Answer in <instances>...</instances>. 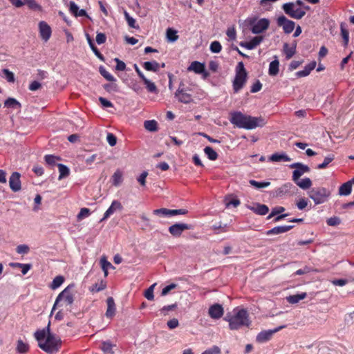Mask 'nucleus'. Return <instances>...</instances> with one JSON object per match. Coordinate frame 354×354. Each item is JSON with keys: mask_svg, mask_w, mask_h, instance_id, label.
Segmentation results:
<instances>
[{"mask_svg": "<svg viewBox=\"0 0 354 354\" xmlns=\"http://www.w3.org/2000/svg\"><path fill=\"white\" fill-rule=\"evenodd\" d=\"M230 121L237 127L245 129L262 127L266 124L265 119L261 116L252 117L251 115H244L241 112H234L232 113Z\"/></svg>", "mask_w": 354, "mask_h": 354, "instance_id": "obj_1", "label": "nucleus"}, {"mask_svg": "<svg viewBox=\"0 0 354 354\" xmlns=\"http://www.w3.org/2000/svg\"><path fill=\"white\" fill-rule=\"evenodd\" d=\"M224 319L229 322L230 330H238L243 326L249 327L251 324L248 313L245 309L239 310L234 315H227Z\"/></svg>", "mask_w": 354, "mask_h": 354, "instance_id": "obj_2", "label": "nucleus"}, {"mask_svg": "<svg viewBox=\"0 0 354 354\" xmlns=\"http://www.w3.org/2000/svg\"><path fill=\"white\" fill-rule=\"evenodd\" d=\"M47 337L45 342H39V347L45 352L54 354L58 351L59 346L61 344V341L55 335L52 334L50 331V322L47 327Z\"/></svg>", "mask_w": 354, "mask_h": 354, "instance_id": "obj_3", "label": "nucleus"}, {"mask_svg": "<svg viewBox=\"0 0 354 354\" xmlns=\"http://www.w3.org/2000/svg\"><path fill=\"white\" fill-rule=\"evenodd\" d=\"M308 194L315 205H319L328 201L330 196V192L325 187H319L311 189Z\"/></svg>", "mask_w": 354, "mask_h": 354, "instance_id": "obj_4", "label": "nucleus"}, {"mask_svg": "<svg viewBox=\"0 0 354 354\" xmlns=\"http://www.w3.org/2000/svg\"><path fill=\"white\" fill-rule=\"evenodd\" d=\"M74 285L71 284L68 286L63 291H62L57 296L55 302L53 305L51 314L53 313V310H55L57 306L58 305L59 302L61 301H64L67 305H71L73 303L74 301V293H73V288Z\"/></svg>", "mask_w": 354, "mask_h": 354, "instance_id": "obj_5", "label": "nucleus"}, {"mask_svg": "<svg viewBox=\"0 0 354 354\" xmlns=\"http://www.w3.org/2000/svg\"><path fill=\"white\" fill-rule=\"evenodd\" d=\"M285 13L292 18L300 19L306 15V12L301 8H295V3H284L282 6Z\"/></svg>", "mask_w": 354, "mask_h": 354, "instance_id": "obj_6", "label": "nucleus"}, {"mask_svg": "<svg viewBox=\"0 0 354 354\" xmlns=\"http://www.w3.org/2000/svg\"><path fill=\"white\" fill-rule=\"evenodd\" d=\"M250 24L252 26L251 31L254 34H259L266 30L270 25V21L263 18L258 21H251Z\"/></svg>", "mask_w": 354, "mask_h": 354, "instance_id": "obj_7", "label": "nucleus"}, {"mask_svg": "<svg viewBox=\"0 0 354 354\" xmlns=\"http://www.w3.org/2000/svg\"><path fill=\"white\" fill-rule=\"evenodd\" d=\"M290 168H295L292 173V180L294 182H297V180L305 173H308L310 171V168L308 166L304 165L301 162H295L292 163L290 165Z\"/></svg>", "mask_w": 354, "mask_h": 354, "instance_id": "obj_8", "label": "nucleus"}, {"mask_svg": "<svg viewBox=\"0 0 354 354\" xmlns=\"http://www.w3.org/2000/svg\"><path fill=\"white\" fill-rule=\"evenodd\" d=\"M188 211L185 209H169L167 208L156 209L153 211V214L160 216H172L186 214Z\"/></svg>", "mask_w": 354, "mask_h": 354, "instance_id": "obj_9", "label": "nucleus"}, {"mask_svg": "<svg viewBox=\"0 0 354 354\" xmlns=\"http://www.w3.org/2000/svg\"><path fill=\"white\" fill-rule=\"evenodd\" d=\"M277 24L281 26L285 33L290 34L295 28V22L288 19L285 16L282 15L278 17Z\"/></svg>", "mask_w": 354, "mask_h": 354, "instance_id": "obj_10", "label": "nucleus"}, {"mask_svg": "<svg viewBox=\"0 0 354 354\" xmlns=\"http://www.w3.org/2000/svg\"><path fill=\"white\" fill-rule=\"evenodd\" d=\"M191 229V225L186 223H175L169 227V233L175 236H180L182 233L187 230Z\"/></svg>", "mask_w": 354, "mask_h": 354, "instance_id": "obj_11", "label": "nucleus"}, {"mask_svg": "<svg viewBox=\"0 0 354 354\" xmlns=\"http://www.w3.org/2000/svg\"><path fill=\"white\" fill-rule=\"evenodd\" d=\"M285 326H281L278 328H274V330H263L259 333L257 336V342L259 343H263L265 342L268 341L271 339L273 334L278 332L282 328H284Z\"/></svg>", "mask_w": 354, "mask_h": 354, "instance_id": "obj_12", "label": "nucleus"}, {"mask_svg": "<svg viewBox=\"0 0 354 354\" xmlns=\"http://www.w3.org/2000/svg\"><path fill=\"white\" fill-rule=\"evenodd\" d=\"M39 30L42 40L44 41H48L52 33L50 26L46 21H41L39 23Z\"/></svg>", "mask_w": 354, "mask_h": 354, "instance_id": "obj_13", "label": "nucleus"}, {"mask_svg": "<svg viewBox=\"0 0 354 354\" xmlns=\"http://www.w3.org/2000/svg\"><path fill=\"white\" fill-rule=\"evenodd\" d=\"M224 313L223 306L218 304H214L209 308L208 315L214 319H220Z\"/></svg>", "mask_w": 354, "mask_h": 354, "instance_id": "obj_14", "label": "nucleus"}, {"mask_svg": "<svg viewBox=\"0 0 354 354\" xmlns=\"http://www.w3.org/2000/svg\"><path fill=\"white\" fill-rule=\"evenodd\" d=\"M20 174L18 172H13L9 179V185L10 189L16 192L21 189V180Z\"/></svg>", "mask_w": 354, "mask_h": 354, "instance_id": "obj_15", "label": "nucleus"}, {"mask_svg": "<svg viewBox=\"0 0 354 354\" xmlns=\"http://www.w3.org/2000/svg\"><path fill=\"white\" fill-rule=\"evenodd\" d=\"M247 74L236 73L235 78L233 81V88L235 93L239 91L245 84Z\"/></svg>", "mask_w": 354, "mask_h": 354, "instance_id": "obj_16", "label": "nucleus"}, {"mask_svg": "<svg viewBox=\"0 0 354 354\" xmlns=\"http://www.w3.org/2000/svg\"><path fill=\"white\" fill-rule=\"evenodd\" d=\"M123 207L121 203L118 201H113L108 208V209L105 212L103 218L100 220V221H103L108 218L111 215H112L116 211H121Z\"/></svg>", "mask_w": 354, "mask_h": 354, "instance_id": "obj_17", "label": "nucleus"}, {"mask_svg": "<svg viewBox=\"0 0 354 354\" xmlns=\"http://www.w3.org/2000/svg\"><path fill=\"white\" fill-rule=\"evenodd\" d=\"M262 36H256L249 41H243L240 43V46L248 50H252L256 48L263 41Z\"/></svg>", "mask_w": 354, "mask_h": 354, "instance_id": "obj_18", "label": "nucleus"}, {"mask_svg": "<svg viewBox=\"0 0 354 354\" xmlns=\"http://www.w3.org/2000/svg\"><path fill=\"white\" fill-rule=\"evenodd\" d=\"M107 309L105 315L107 318L112 319L115 315L116 306L113 297H109L106 299Z\"/></svg>", "mask_w": 354, "mask_h": 354, "instance_id": "obj_19", "label": "nucleus"}, {"mask_svg": "<svg viewBox=\"0 0 354 354\" xmlns=\"http://www.w3.org/2000/svg\"><path fill=\"white\" fill-rule=\"evenodd\" d=\"M175 95L180 102L185 104H188L192 100V95L186 93L183 88H180V87L178 88Z\"/></svg>", "mask_w": 354, "mask_h": 354, "instance_id": "obj_20", "label": "nucleus"}, {"mask_svg": "<svg viewBox=\"0 0 354 354\" xmlns=\"http://www.w3.org/2000/svg\"><path fill=\"white\" fill-rule=\"evenodd\" d=\"M294 227V225H282V226H277L274 227L272 229L268 230L266 234L268 235H272V234H279L282 233H285L286 232H288L291 229Z\"/></svg>", "mask_w": 354, "mask_h": 354, "instance_id": "obj_21", "label": "nucleus"}, {"mask_svg": "<svg viewBox=\"0 0 354 354\" xmlns=\"http://www.w3.org/2000/svg\"><path fill=\"white\" fill-rule=\"evenodd\" d=\"M316 62L313 61L306 65L304 70L297 72L296 75L298 77L308 76L310 72L315 68Z\"/></svg>", "mask_w": 354, "mask_h": 354, "instance_id": "obj_22", "label": "nucleus"}, {"mask_svg": "<svg viewBox=\"0 0 354 354\" xmlns=\"http://www.w3.org/2000/svg\"><path fill=\"white\" fill-rule=\"evenodd\" d=\"M187 70L189 71H194L197 74H201L205 71V66L199 62L194 61L192 62Z\"/></svg>", "mask_w": 354, "mask_h": 354, "instance_id": "obj_23", "label": "nucleus"}, {"mask_svg": "<svg viewBox=\"0 0 354 354\" xmlns=\"http://www.w3.org/2000/svg\"><path fill=\"white\" fill-rule=\"evenodd\" d=\"M292 185L290 183H287L281 185L276 190V195L277 196H282L286 194H288L292 188Z\"/></svg>", "mask_w": 354, "mask_h": 354, "instance_id": "obj_24", "label": "nucleus"}, {"mask_svg": "<svg viewBox=\"0 0 354 354\" xmlns=\"http://www.w3.org/2000/svg\"><path fill=\"white\" fill-rule=\"evenodd\" d=\"M297 44L295 42L291 47L289 46L288 44L285 43L283 44V52L286 54L287 59H290L296 53Z\"/></svg>", "mask_w": 354, "mask_h": 354, "instance_id": "obj_25", "label": "nucleus"}, {"mask_svg": "<svg viewBox=\"0 0 354 354\" xmlns=\"http://www.w3.org/2000/svg\"><path fill=\"white\" fill-rule=\"evenodd\" d=\"M306 292H302L301 294L290 295L286 297V300L288 303L291 304H295L299 302L301 300L304 299L306 297Z\"/></svg>", "mask_w": 354, "mask_h": 354, "instance_id": "obj_26", "label": "nucleus"}, {"mask_svg": "<svg viewBox=\"0 0 354 354\" xmlns=\"http://www.w3.org/2000/svg\"><path fill=\"white\" fill-rule=\"evenodd\" d=\"M352 189L351 181H348L342 184L339 188V194L341 196H348L351 194Z\"/></svg>", "mask_w": 354, "mask_h": 354, "instance_id": "obj_27", "label": "nucleus"}, {"mask_svg": "<svg viewBox=\"0 0 354 354\" xmlns=\"http://www.w3.org/2000/svg\"><path fill=\"white\" fill-rule=\"evenodd\" d=\"M142 66L145 70L153 72H158L160 68V64L156 61L145 62Z\"/></svg>", "mask_w": 354, "mask_h": 354, "instance_id": "obj_28", "label": "nucleus"}, {"mask_svg": "<svg viewBox=\"0 0 354 354\" xmlns=\"http://www.w3.org/2000/svg\"><path fill=\"white\" fill-rule=\"evenodd\" d=\"M4 106L8 108H13L16 109H20L21 108V103L18 102L16 99L12 97H8L4 102Z\"/></svg>", "mask_w": 354, "mask_h": 354, "instance_id": "obj_29", "label": "nucleus"}, {"mask_svg": "<svg viewBox=\"0 0 354 354\" xmlns=\"http://www.w3.org/2000/svg\"><path fill=\"white\" fill-rule=\"evenodd\" d=\"M269 160L272 162L290 161V158L285 153H273L270 156Z\"/></svg>", "mask_w": 354, "mask_h": 354, "instance_id": "obj_30", "label": "nucleus"}, {"mask_svg": "<svg viewBox=\"0 0 354 354\" xmlns=\"http://www.w3.org/2000/svg\"><path fill=\"white\" fill-rule=\"evenodd\" d=\"M279 62L277 59H274L270 62L269 66V75L271 76H275L279 73Z\"/></svg>", "mask_w": 354, "mask_h": 354, "instance_id": "obj_31", "label": "nucleus"}, {"mask_svg": "<svg viewBox=\"0 0 354 354\" xmlns=\"http://www.w3.org/2000/svg\"><path fill=\"white\" fill-rule=\"evenodd\" d=\"M295 183L297 186L303 189H308L312 185V181L309 178H305L302 180H299V178L297 181Z\"/></svg>", "mask_w": 354, "mask_h": 354, "instance_id": "obj_32", "label": "nucleus"}, {"mask_svg": "<svg viewBox=\"0 0 354 354\" xmlns=\"http://www.w3.org/2000/svg\"><path fill=\"white\" fill-rule=\"evenodd\" d=\"M144 127L147 131L151 132H154L158 130V123L154 120H146L144 122Z\"/></svg>", "mask_w": 354, "mask_h": 354, "instance_id": "obj_33", "label": "nucleus"}, {"mask_svg": "<svg viewBox=\"0 0 354 354\" xmlns=\"http://www.w3.org/2000/svg\"><path fill=\"white\" fill-rule=\"evenodd\" d=\"M251 209L259 215H266L269 212L268 207L263 204H257L256 207H252Z\"/></svg>", "mask_w": 354, "mask_h": 354, "instance_id": "obj_34", "label": "nucleus"}, {"mask_svg": "<svg viewBox=\"0 0 354 354\" xmlns=\"http://www.w3.org/2000/svg\"><path fill=\"white\" fill-rule=\"evenodd\" d=\"M113 347H115V345L110 342H103L101 348L106 354H114Z\"/></svg>", "mask_w": 354, "mask_h": 354, "instance_id": "obj_35", "label": "nucleus"}, {"mask_svg": "<svg viewBox=\"0 0 354 354\" xmlns=\"http://www.w3.org/2000/svg\"><path fill=\"white\" fill-rule=\"evenodd\" d=\"M57 166L59 171L58 179L62 180L64 178H66L70 174L69 169L63 164H58Z\"/></svg>", "mask_w": 354, "mask_h": 354, "instance_id": "obj_36", "label": "nucleus"}, {"mask_svg": "<svg viewBox=\"0 0 354 354\" xmlns=\"http://www.w3.org/2000/svg\"><path fill=\"white\" fill-rule=\"evenodd\" d=\"M166 37L167 40L170 42H174L178 39L177 31L171 28H167Z\"/></svg>", "mask_w": 354, "mask_h": 354, "instance_id": "obj_37", "label": "nucleus"}, {"mask_svg": "<svg viewBox=\"0 0 354 354\" xmlns=\"http://www.w3.org/2000/svg\"><path fill=\"white\" fill-rule=\"evenodd\" d=\"M122 182V174L120 171L117 170L112 176V184L117 187Z\"/></svg>", "mask_w": 354, "mask_h": 354, "instance_id": "obj_38", "label": "nucleus"}, {"mask_svg": "<svg viewBox=\"0 0 354 354\" xmlns=\"http://www.w3.org/2000/svg\"><path fill=\"white\" fill-rule=\"evenodd\" d=\"M341 35L344 40V45L346 46L348 43L349 33L348 30L346 28L345 24L342 23L340 25Z\"/></svg>", "mask_w": 354, "mask_h": 354, "instance_id": "obj_39", "label": "nucleus"}, {"mask_svg": "<svg viewBox=\"0 0 354 354\" xmlns=\"http://www.w3.org/2000/svg\"><path fill=\"white\" fill-rule=\"evenodd\" d=\"M204 152L211 160H215L218 158L217 153L211 147H206L204 149Z\"/></svg>", "mask_w": 354, "mask_h": 354, "instance_id": "obj_40", "label": "nucleus"}, {"mask_svg": "<svg viewBox=\"0 0 354 354\" xmlns=\"http://www.w3.org/2000/svg\"><path fill=\"white\" fill-rule=\"evenodd\" d=\"M142 81L146 85V88L149 92L154 93H158V88L153 82H151L147 77H145Z\"/></svg>", "mask_w": 354, "mask_h": 354, "instance_id": "obj_41", "label": "nucleus"}, {"mask_svg": "<svg viewBox=\"0 0 354 354\" xmlns=\"http://www.w3.org/2000/svg\"><path fill=\"white\" fill-rule=\"evenodd\" d=\"M100 264L104 275L107 276L109 268H113L111 263L106 260L105 257H102L100 259Z\"/></svg>", "mask_w": 354, "mask_h": 354, "instance_id": "obj_42", "label": "nucleus"}, {"mask_svg": "<svg viewBox=\"0 0 354 354\" xmlns=\"http://www.w3.org/2000/svg\"><path fill=\"white\" fill-rule=\"evenodd\" d=\"M64 281V277L59 275L54 278L52 283L50 284V287L53 290H55L57 288H59Z\"/></svg>", "mask_w": 354, "mask_h": 354, "instance_id": "obj_43", "label": "nucleus"}, {"mask_svg": "<svg viewBox=\"0 0 354 354\" xmlns=\"http://www.w3.org/2000/svg\"><path fill=\"white\" fill-rule=\"evenodd\" d=\"M28 345L24 343L22 340L17 341V351L18 353L24 354L28 352Z\"/></svg>", "mask_w": 354, "mask_h": 354, "instance_id": "obj_44", "label": "nucleus"}, {"mask_svg": "<svg viewBox=\"0 0 354 354\" xmlns=\"http://www.w3.org/2000/svg\"><path fill=\"white\" fill-rule=\"evenodd\" d=\"M249 183L257 189L267 187L270 185V182H258L254 180H250Z\"/></svg>", "mask_w": 354, "mask_h": 354, "instance_id": "obj_45", "label": "nucleus"}, {"mask_svg": "<svg viewBox=\"0 0 354 354\" xmlns=\"http://www.w3.org/2000/svg\"><path fill=\"white\" fill-rule=\"evenodd\" d=\"M24 4H26L30 9L41 10V7L35 0H24Z\"/></svg>", "mask_w": 354, "mask_h": 354, "instance_id": "obj_46", "label": "nucleus"}, {"mask_svg": "<svg viewBox=\"0 0 354 354\" xmlns=\"http://www.w3.org/2000/svg\"><path fill=\"white\" fill-rule=\"evenodd\" d=\"M335 157H334V155H329L328 156H326L325 158H324V162L322 163V164H319L317 165V169H325L329 163H330L333 160H334Z\"/></svg>", "mask_w": 354, "mask_h": 354, "instance_id": "obj_47", "label": "nucleus"}, {"mask_svg": "<svg viewBox=\"0 0 354 354\" xmlns=\"http://www.w3.org/2000/svg\"><path fill=\"white\" fill-rule=\"evenodd\" d=\"M156 286V283L152 284L147 290H146L145 292V297L150 301L153 300L154 295H153V290L155 286Z\"/></svg>", "mask_w": 354, "mask_h": 354, "instance_id": "obj_48", "label": "nucleus"}, {"mask_svg": "<svg viewBox=\"0 0 354 354\" xmlns=\"http://www.w3.org/2000/svg\"><path fill=\"white\" fill-rule=\"evenodd\" d=\"M124 17L127 21L128 25L131 28H139L138 26H136V20L133 17H131L127 11H124Z\"/></svg>", "mask_w": 354, "mask_h": 354, "instance_id": "obj_49", "label": "nucleus"}, {"mask_svg": "<svg viewBox=\"0 0 354 354\" xmlns=\"http://www.w3.org/2000/svg\"><path fill=\"white\" fill-rule=\"evenodd\" d=\"M222 49L221 44L218 41H214L210 44V50L214 53H218Z\"/></svg>", "mask_w": 354, "mask_h": 354, "instance_id": "obj_50", "label": "nucleus"}, {"mask_svg": "<svg viewBox=\"0 0 354 354\" xmlns=\"http://www.w3.org/2000/svg\"><path fill=\"white\" fill-rule=\"evenodd\" d=\"M100 73L108 81L113 82L115 80V77L102 66L100 67Z\"/></svg>", "mask_w": 354, "mask_h": 354, "instance_id": "obj_51", "label": "nucleus"}, {"mask_svg": "<svg viewBox=\"0 0 354 354\" xmlns=\"http://www.w3.org/2000/svg\"><path fill=\"white\" fill-rule=\"evenodd\" d=\"M47 330L43 329L41 330H37L35 333V337L37 341L41 342L43 339H44L45 337H47Z\"/></svg>", "mask_w": 354, "mask_h": 354, "instance_id": "obj_52", "label": "nucleus"}, {"mask_svg": "<svg viewBox=\"0 0 354 354\" xmlns=\"http://www.w3.org/2000/svg\"><path fill=\"white\" fill-rule=\"evenodd\" d=\"M106 288V285L101 281L100 284L95 283L90 287L89 290L92 292H97L101 290H103Z\"/></svg>", "mask_w": 354, "mask_h": 354, "instance_id": "obj_53", "label": "nucleus"}, {"mask_svg": "<svg viewBox=\"0 0 354 354\" xmlns=\"http://www.w3.org/2000/svg\"><path fill=\"white\" fill-rule=\"evenodd\" d=\"M2 72L8 82H14L15 81V75L12 72L6 68L3 69Z\"/></svg>", "mask_w": 354, "mask_h": 354, "instance_id": "obj_54", "label": "nucleus"}, {"mask_svg": "<svg viewBox=\"0 0 354 354\" xmlns=\"http://www.w3.org/2000/svg\"><path fill=\"white\" fill-rule=\"evenodd\" d=\"M310 272H317L316 269H313L312 268L309 266H304L302 269H299L295 272V274L297 275H301L306 273H309Z\"/></svg>", "mask_w": 354, "mask_h": 354, "instance_id": "obj_55", "label": "nucleus"}, {"mask_svg": "<svg viewBox=\"0 0 354 354\" xmlns=\"http://www.w3.org/2000/svg\"><path fill=\"white\" fill-rule=\"evenodd\" d=\"M285 211V208L283 207L278 206L272 209L271 213L268 216V218H270L277 214H279Z\"/></svg>", "mask_w": 354, "mask_h": 354, "instance_id": "obj_56", "label": "nucleus"}, {"mask_svg": "<svg viewBox=\"0 0 354 354\" xmlns=\"http://www.w3.org/2000/svg\"><path fill=\"white\" fill-rule=\"evenodd\" d=\"M90 214V210L88 208L84 207L80 209V212L77 214V217L78 220H82L85 217H87Z\"/></svg>", "mask_w": 354, "mask_h": 354, "instance_id": "obj_57", "label": "nucleus"}, {"mask_svg": "<svg viewBox=\"0 0 354 354\" xmlns=\"http://www.w3.org/2000/svg\"><path fill=\"white\" fill-rule=\"evenodd\" d=\"M44 158L46 163L50 165H55L56 160H59V157L55 156L53 155H46Z\"/></svg>", "mask_w": 354, "mask_h": 354, "instance_id": "obj_58", "label": "nucleus"}, {"mask_svg": "<svg viewBox=\"0 0 354 354\" xmlns=\"http://www.w3.org/2000/svg\"><path fill=\"white\" fill-rule=\"evenodd\" d=\"M106 140H107V142L109 144V145L111 147L115 146L117 143V138H116L115 136H114L111 133H109L107 134Z\"/></svg>", "mask_w": 354, "mask_h": 354, "instance_id": "obj_59", "label": "nucleus"}, {"mask_svg": "<svg viewBox=\"0 0 354 354\" xmlns=\"http://www.w3.org/2000/svg\"><path fill=\"white\" fill-rule=\"evenodd\" d=\"M114 61L117 63L115 69L119 71H123L126 68V64L124 62L120 60L118 58H115Z\"/></svg>", "mask_w": 354, "mask_h": 354, "instance_id": "obj_60", "label": "nucleus"}, {"mask_svg": "<svg viewBox=\"0 0 354 354\" xmlns=\"http://www.w3.org/2000/svg\"><path fill=\"white\" fill-rule=\"evenodd\" d=\"M339 218L337 216L331 217L327 220V224L330 226H335L340 223Z\"/></svg>", "mask_w": 354, "mask_h": 354, "instance_id": "obj_61", "label": "nucleus"}, {"mask_svg": "<svg viewBox=\"0 0 354 354\" xmlns=\"http://www.w3.org/2000/svg\"><path fill=\"white\" fill-rule=\"evenodd\" d=\"M16 250L19 254H27L29 252V247L27 245H19Z\"/></svg>", "mask_w": 354, "mask_h": 354, "instance_id": "obj_62", "label": "nucleus"}, {"mask_svg": "<svg viewBox=\"0 0 354 354\" xmlns=\"http://www.w3.org/2000/svg\"><path fill=\"white\" fill-rule=\"evenodd\" d=\"M226 35L230 39L234 40L236 37V32L235 28L233 27L228 28V29L227 30V32H226Z\"/></svg>", "mask_w": 354, "mask_h": 354, "instance_id": "obj_63", "label": "nucleus"}, {"mask_svg": "<svg viewBox=\"0 0 354 354\" xmlns=\"http://www.w3.org/2000/svg\"><path fill=\"white\" fill-rule=\"evenodd\" d=\"M308 205V201L302 198L297 203V207L299 209L302 210L305 209Z\"/></svg>", "mask_w": 354, "mask_h": 354, "instance_id": "obj_64", "label": "nucleus"}]
</instances>
